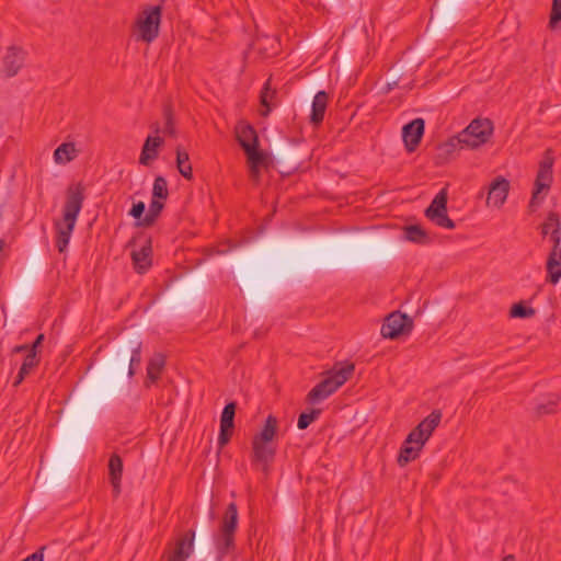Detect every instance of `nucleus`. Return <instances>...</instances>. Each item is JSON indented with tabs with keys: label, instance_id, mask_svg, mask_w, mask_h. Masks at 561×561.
Returning a JSON list of instances; mask_svg holds the SVG:
<instances>
[{
	"label": "nucleus",
	"instance_id": "nucleus-14",
	"mask_svg": "<svg viewBox=\"0 0 561 561\" xmlns=\"http://www.w3.org/2000/svg\"><path fill=\"white\" fill-rule=\"evenodd\" d=\"M237 403L229 402L225 405L220 416V431L218 436L219 447L226 446L233 434L234 428V415H236Z\"/></svg>",
	"mask_w": 561,
	"mask_h": 561
},
{
	"label": "nucleus",
	"instance_id": "nucleus-51",
	"mask_svg": "<svg viewBox=\"0 0 561 561\" xmlns=\"http://www.w3.org/2000/svg\"><path fill=\"white\" fill-rule=\"evenodd\" d=\"M502 561H515V557L513 554H507L503 558Z\"/></svg>",
	"mask_w": 561,
	"mask_h": 561
},
{
	"label": "nucleus",
	"instance_id": "nucleus-12",
	"mask_svg": "<svg viewBox=\"0 0 561 561\" xmlns=\"http://www.w3.org/2000/svg\"><path fill=\"white\" fill-rule=\"evenodd\" d=\"M412 329V318L400 311H394L386 317L380 333L386 339L394 340L400 335L410 333Z\"/></svg>",
	"mask_w": 561,
	"mask_h": 561
},
{
	"label": "nucleus",
	"instance_id": "nucleus-38",
	"mask_svg": "<svg viewBox=\"0 0 561 561\" xmlns=\"http://www.w3.org/2000/svg\"><path fill=\"white\" fill-rule=\"evenodd\" d=\"M38 360L36 358L35 352H28L20 367V377L25 378L30 371L37 365Z\"/></svg>",
	"mask_w": 561,
	"mask_h": 561
},
{
	"label": "nucleus",
	"instance_id": "nucleus-34",
	"mask_svg": "<svg viewBox=\"0 0 561 561\" xmlns=\"http://www.w3.org/2000/svg\"><path fill=\"white\" fill-rule=\"evenodd\" d=\"M558 402H559V396L550 394L545 402H540L537 404V407L535 409L536 414L541 416V415L554 413Z\"/></svg>",
	"mask_w": 561,
	"mask_h": 561
},
{
	"label": "nucleus",
	"instance_id": "nucleus-46",
	"mask_svg": "<svg viewBox=\"0 0 561 561\" xmlns=\"http://www.w3.org/2000/svg\"><path fill=\"white\" fill-rule=\"evenodd\" d=\"M260 168L261 167H255L254 169H249V172H250V178L254 181H259L260 179Z\"/></svg>",
	"mask_w": 561,
	"mask_h": 561
},
{
	"label": "nucleus",
	"instance_id": "nucleus-23",
	"mask_svg": "<svg viewBox=\"0 0 561 561\" xmlns=\"http://www.w3.org/2000/svg\"><path fill=\"white\" fill-rule=\"evenodd\" d=\"M329 101V94L325 91H319L312 101L310 122L319 125L323 122Z\"/></svg>",
	"mask_w": 561,
	"mask_h": 561
},
{
	"label": "nucleus",
	"instance_id": "nucleus-48",
	"mask_svg": "<svg viewBox=\"0 0 561 561\" xmlns=\"http://www.w3.org/2000/svg\"><path fill=\"white\" fill-rule=\"evenodd\" d=\"M31 348L28 347V345L24 344V345H18L13 348V353H22V352H30Z\"/></svg>",
	"mask_w": 561,
	"mask_h": 561
},
{
	"label": "nucleus",
	"instance_id": "nucleus-28",
	"mask_svg": "<svg viewBox=\"0 0 561 561\" xmlns=\"http://www.w3.org/2000/svg\"><path fill=\"white\" fill-rule=\"evenodd\" d=\"M78 150L73 142H64L54 151V160L57 164H66L77 157Z\"/></svg>",
	"mask_w": 561,
	"mask_h": 561
},
{
	"label": "nucleus",
	"instance_id": "nucleus-40",
	"mask_svg": "<svg viewBox=\"0 0 561 561\" xmlns=\"http://www.w3.org/2000/svg\"><path fill=\"white\" fill-rule=\"evenodd\" d=\"M561 21V2H552V10L549 20V27L556 30Z\"/></svg>",
	"mask_w": 561,
	"mask_h": 561
},
{
	"label": "nucleus",
	"instance_id": "nucleus-26",
	"mask_svg": "<svg viewBox=\"0 0 561 561\" xmlns=\"http://www.w3.org/2000/svg\"><path fill=\"white\" fill-rule=\"evenodd\" d=\"M165 359L164 356L160 353L154 354L148 363L147 366V381L146 386L149 387L150 383H154L159 378L164 368Z\"/></svg>",
	"mask_w": 561,
	"mask_h": 561
},
{
	"label": "nucleus",
	"instance_id": "nucleus-36",
	"mask_svg": "<svg viewBox=\"0 0 561 561\" xmlns=\"http://www.w3.org/2000/svg\"><path fill=\"white\" fill-rule=\"evenodd\" d=\"M536 310L531 307H527L523 301L514 304L510 310V316L512 318H530L535 316Z\"/></svg>",
	"mask_w": 561,
	"mask_h": 561
},
{
	"label": "nucleus",
	"instance_id": "nucleus-20",
	"mask_svg": "<svg viewBox=\"0 0 561 561\" xmlns=\"http://www.w3.org/2000/svg\"><path fill=\"white\" fill-rule=\"evenodd\" d=\"M546 270V280L556 285L561 278V243L560 245L552 244V249L547 259Z\"/></svg>",
	"mask_w": 561,
	"mask_h": 561
},
{
	"label": "nucleus",
	"instance_id": "nucleus-17",
	"mask_svg": "<svg viewBox=\"0 0 561 561\" xmlns=\"http://www.w3.org/2000/svg\"><path fill=\"white\" fill-rule=\"evenodd\" d=\"M131 260L135 271L138 274H145L152 264L151 239L147 238L139 250L131 252Z\"/></svg>",
	"mask_w": 561,
	"mask_h": 561
},
{
	"label": "nucleus",
	"instance_id": "nucleus-10",
	"mask_svg": "<svg viewBox=\"0 0 561 561\" xmlns=\"http://www.w3.org/2000/svg\"><path fill=\"white\" fill-rule=\"evenodd\" d=\"M448 192L447 187L442 188L433 198L430 206L425 209L424 214L427 219L436 226L454 229L455 222L447 215Z\"/></svg>",
	"mask_w": 561,
	"mask_h": 561
},
{
	"label": "nucleus",
	"instance_id": "nucleus-30",
	"mask_svg": "<svg viewBox=\"0 0 561 561\" xmlns=\"http://www.w3.org/2000/svg\"><path fill=\"white\" fill-rule=\"evenodd\" d=\"M164 205L160 199L152 198L149 205V210L145 215L142 222H136L138 227H151L160 216Z\"/></svg>",
	"mask_w": 561,
	"mask_h": 561
},
{
	"label": "nucleus",
	"instance_id": "nucleus-18",
	"mask_svg": "<svg viewBox=\"0 0 561 561\" xmlns=\"http://www.w3.org/2000/svg\"><path fill=\"white\" fill-rule=\"evenodd\" d=\"M454 2H434L431 8L430 22L434 24L435 28L448 25L455 12Z\"/></svg>",
	"mask_w": 561,
	"mask_h": 561
},
{
	"label": "nucleus",
	"instance_id": "nucleus-16",
	"mask_svg": "<svg viewBox=\"0 0 561 561\" xmlns=\"http://www.w3.org/2000/svg\"><path fill=\"white\" fill-rule=\"evenodd\" d=\"M25 60V51L16 46H10L3 57V72L11 78L18 75Z\"/></svg>",
	"mask_w": 561,
	"mask_h": 561
},
{
	"label": "nucleus",
	"instance_id": "nucleus-21",
	"mask_svg": "<svg viewBox=\"0 0 561 561\" xmlns=\"http://www.w3.org/2000/svg\"><path fill=\"white\" fill-rule=\"evenodd\" d=\"M541 234L548 237L549 241L554 245L561 243V221L560 216L550 211L546 220L541 224Z\"/></svg>",
	"mask_w": 561,
	"mask_h": 561
},
{
	"label": "nucleus",
	"instance_id": "nucleus-42",
	"mask_svg": "<svg viewBox=\"0 0 561 561\" xmlns=\"http://www.w3.org/2000/svg\"><path fill=\"white\" fill-rule=\"evenodd\" d=\"M312 423L309 414L307 412H302L297 422V426L299 430H306Z\"/></svg>",
	"mask_w": 561,
	"mask_h": 561
},
{
	"label": "nucleus",
	"instance_id": "nucleus-41",
	"mask_svg": "<svg viewBox=\"0 0 561 561\" xmlns=\"http://www.w3.org/2000/svg\"><path fill=\"white\" fill-rule=\"evenodd\" d=\"M145 210L146 205L144 202L140 201L133 205L131 209L129 210V215L134 217L137 220V222H142V219L145 217Z\"/></svg>",
	"mask_w": 561,
	"mask_h": 561
},
{
	"label": "nucleus",
	"instance_id": "nucleus-52",
	"mask_svg": "<svg viewBox=\"0 0 561 561\" xmlns=\"http://www.w3.org/2000/svg\"><path fill=\"white\" fill-rule=\"evenodd\" d=\"M4 245H5L4 240H0V251L4 248Z\"/></svg>",
	"mask_w": 561,
	"mask_h": 561
},
{
	"label": "nucleus",
	"instance_id": "nucleus-22",
	"mask_svg": "<svg viewBox=\"0 0 561 561\" xmlns=\"http://www.w3.org/2000/svg\"><path fill=\"white\" fill-rule=\"evenodd\" d=\"M236 137L244 152L253 147H259V137L256 130L250 124H238L236 127Z\"/></svg>",
	"mask_w": 561,
	"mask_h": 561
},
{
	"label": "nucleus",
	"instance_id": "nucleus-43",
	"mask_svg": "<svg viewBox=\"0 0 561 561\" xmlns=\"http://www.w3.org/2000/svg\"><path fill=\"white\" fill-rule=\"evenodd\" d=\"M44 548H41L36 552L32 553L31 556L26 557L22 561H44V554H43Z\"/></svg>",
	"mask_w": 561,
	"mask_h": 561
},
{
	"label": "nucleus",
	"instance_id": "nucleus-6",
	"mask_svg": "<svg viewBox=\"0 0 561 561\" xmlns=\"http://www.w3.org/2000/svg\"><path fill=\"white\" fill-rule=\"evenodd\" d=\"M162 19L161 5H145L138 13L134 22V35L137 41L152 43L160 33Z\"/></svg>",
	"mask_w": 561,
	"mask_h": 561
},
{
	"label": "nucleus",
	"instance_id": "nucleus-2",
	"mask_svg": "<svg viewBox=\"0 0 561 561\" xmlns=\"http://www.w3.org/2000/svg\"><path fill=\"white\" fill-rule=\"evenodd\" d=\"M84 438V430L75 420H67L61 426L58 446L48 470L54 480L66 476L78 458Z\"/></svg>",
	"mask_w": 561,
	"mask_h": 561
},
{
	"label": "nucleus",
	"instance_id": "nucleus-13",
	"mask_svg": "<svg viewBox=\"0 0 561 561\" xmlns=\"http://www.w3.org/2000/svg\"><path fill=\"white\" fill-rule=\"evenodd\" d=\"M195 530L190 529L170 545L167 561H186L194 551Z\"/></svg>",
	"mask_w": 561,
	"mask_h": 561
},
{
	"label": "nucleus",
	"instance_id": "nucleus-39",
	"mask_svg": "<svg viewBox=\"0 0 561 561\" xmlns=\"http://www.w3.org/2000/svg\"><path fill=\"white\" fill-rule=\"evenodd\" d=\"M163 116H164V128L163 133L174 136L175 135V127H174V121L173 115L170 106H165L163 110Z\"/></svg>",
	"mask_w": 561,
	"mask_h": 561
},
{
	"label": "nucleus",
	"instance_id": "nucleus-24",
	"mask_svg": "<svg viewBox=\"0 0 561 561\" xmlns=\"http://www.w3.org/2000/svg\"><path fill=\"white\" fill-rule=\"evenodd\" d=\"M108 476L115 495L121 492V481L123 476V460L119 455L113 454L108 460Z\"/></svg>",
	"mask_w": 561,
	"mask_h": 561
},
{
	"label": "nucleus",
	"instance_id": "nucleus-33",
	"mask_svg": "<svg viewBox=\"0 0 561 561\" xmlns=\"http://www.w3.org/2000/svg\"><path fill=\"white\" fill-rule=\"evenodd\" d=\"M275 95V91L271 90V79H268L260 93V102L264 110L261 111L262 116H267L272 111L270 100Z\"/></svg>",
	"mask_w": 561,
	"mask_h": 561
},
{
	"label": "nucleus",
	"instance_id": "nucleus-9",
	"mask_svg": "<svg viewBox=\"0 0 561 561\" xmlns=\"http://www.w3.org/2000/svg\"><path fill=\"white\" fill-rule=\"evenodd\" d=\"M553 159L546 157L539 164V170L535 180L533 195L528 205L531 213L536 211L545 198L547 191L552 183Z\"/></svg>",
	"mask_w": 561,
	"mask_h": 561
},
{
	"label": "nucleus",
	"instance_id": "nucleus-25",
	"mask_svg": "<svg viewBox=\"0 0 561 561\" xmlns=\"http://www.w3.org/2000/svg\"><path fill=\"white\" fill-rule=\"evenodd\" d=\"M163 139L161 137L148 136L141 149L139 163L149 165L150 161L157 159L158 148L162 146Z\"/></svg>",
	"mask_w": 561,
	"mask_h": 561
},
{
	"label": "nucleus",
	"instance_id": "nucleus-7",
	"mask_svg": "<svg viewBox=\"0 0 561 561\" xmlns=\"http://www.w3.org/2000/svg\"><path fill=\"white\" fill-rule=\"evenodd\" d=\"M238 527V508L236 503H230L221 518L220 529L214 536L215 547L219 558L225 557L236 547L234 535Z\"/></svg>",
	"mask_w": 561,
	"mask_h": 561
},
{
	"label": "nucleus",
	"instance_id": "nucleus-37",
	"mask_svg": "<svg viewBox=\"0 0 561 561\" xmlns=\"http://www.w3.org/2000/svg\"><path fill=\"white\" fill-rule=\"evenodd\" d=\"M466 148L463 144V138L461 137V131L449 138L446 142L440 146V149L444 150L447 154H453L456 150Z\"/></svg>",
	"mask_w": 561,
	"mask_h": 561
},
{
	"label": "nucleus",
	"instance_id": "nucleus-15",
	"mask_svg": "<svg viewBox=\"0 0 561 561\" xmlns=\"http://www.w3.org/2000/svg\"><path fill=\"white\" fill-rule=\"evenodd\" d=\"M425 122L423 118H415L402 128V138L409 152H413L420 145L424 135Z\"/></svg>",
	"mask_w": 561,
	"mask_h": 561
},
{
	"label": "nucleus",
	"instance_id": "nucleus-5",
	"mask_svg": "<svg viewBox=\"0 0 561 561\" xmlns=\"http://www.w3.org/2000/svg\"><path fill=\"white\" fill-rule=\"evenodd\" d=\"M354 369L353 363H345L341 366L335 365L327 373V377L309 391L307 401L316 404L330 397L351 378Z\"/></svg>",
	"mask_w": 561,
	"mask_h": 561
},
{
	"label": "nucleus",
	"instance_id": "nucleus-35",
	"mask_svg": "<svg viewBox=\"0 0 561 561\" xmlns=\"http://www.w3.org/2000/svg\"><path fill=\"white\" fill-rule=\"evenodd\" d=\"M169 195L167 180L159 175L154 179L152 187V198L154 199H167Z\"/></svg>",
	"mask_w": 561,
	"mask_h": 561
},
{
	"label": "nucleus",
	"instance_id": "nucleus-8",
	"mask_svg": "<svg viewBox=\"0 0 561 561\" xmlns=\"http://www.w3.org/2000/svg\"><path fill=\"white\" fill-rule=\"evenodd\" d=\"M494 130L493 122L489 118H474L461 131L463 144L468 149H477L486 144Z\"/></svg>",
	"mask_w": 561,
	"mask_h": 561
},
{
	"label": "nucleus",
	"instance_id": "nucleus-49",
	"mask_svg": "<svg viewBox=\"0 0 561 561\" xmlns=\"http://www.w3.org/2000/svg\"><path fill=\"white\" fill-rule=\"evenodd\" d=\"M396 87H399V82H398V80H392L391 82L387 83V91H390Z\"/></svg>",
	"mask_w": 561,
	"mask_h": 561
},
{
	"label": "nucleus",
	"instance_id": "nucleus-44",
	"mask_svg": "<svg viewBox=\"0 0 561 561\" xmlns=\"http://www.w3.org/2000/svg\"><path fill=\"white\" fill-rule=\"evenodd\" d=\"M199 536H202V531L199 530ZM207 550V543L206 540H203L202 537H199L198 543H197V551L199 554H204Z\"/></svg>",
	"mask_w": 561,
	"mask_h": 561
},
{
	"label": "nucleus",
	"instance_id": "nucleus-47",
	"mask_svg": "<svg viewBox=\"0 0 561 561\" xmlns=\"http://www.w3.org/2000/svg\"><path fill=\"white\" fill-rule=\"evenodd\" d=\"M311 419V421H316L320 414H321V410L320 409H312L310 412H307Z\"/></svg>",
	"mask_w": 561,
	"mask_h": 561
},
{
	"label": "nucleus",
	"instance_id": "nucleus-4",
	"mask_svg": "<svg viewBox=\"0 0 561 561\" xmlns=\"http://www.w3.org/2000/svg\"><path fill=\"white\" fill-rule=\"evenodd\" d=\"M278 432V420L270 414L261 431L252 438V463L257 466L264 473H267L271 463L276 455V445L274 443Z\"/></svg>",
	"mask_w": 561,
	"mask_h": 561
},
{
	"label": "nucleus",
	"instance_id": "nucleus-1",
	"mask_svg": "<svg viewBox=\"0 0 561 561\" xmlns=\"http://www.w3.org/2000/svg\"><path fill=\"white\" fill-rule=\"evenodd\" d=\"M141 363V341L125 340L100 365L89 381L85 393L92 404H101L113 398L123 385L135 375Z\"/></svg>",
	"mask_w": 561,
	"mask_h": 561
},
{
	"label": "nucleus",
	"instance_id": "nucleus-11",
	"mask_svg": "<svg viewBox=\"0 0 561 561\" xmlns=\"http://www.w3.org/2000/svg\"><path fill=\"white\" fill-rule=\"evenodd\" d=\"M442 420L440 410H433L423 421H421L407 436L405 443L414 444L423 449L425 443L430 439L435 428Z\"/></svg>",
	"mask_w": 561,
	"mask_h": 561
},
{
	"label": "nucleus",
	"instance_id": "nucleus-3",
	"mask_svg": "<svg viewBox=\"0 0 561 561\" xmlns=\"http://www.w3.org/2000/svg\"><path fill=\"white\" fill-rule=\"evenodd\" d=\"M83 201L84 195L81 184L68 186L66 192V202L62 209V219L55 222L56 248L60 253H64L67 250L78 216L81 211Z\"/></svg>",
	"mask_w": 561,
	"mask_h": 561
},
{
	"label": "nucleus",
	"instance_id": "nucleus-32",
	"mask_svg": "<svg viewBox=\"0 0 561 561\" xmlns=\"http://www.w3.org/2000/svg\"><path fill=\"white\" fill-rule=\"evenodd\" d=\"M248 157L249 169H254L255 167H264L267 164V154L261 150L259 147H253L250 150L245 151Z\"/></svg>",
	"mask_w": 561,
	"mask_h": 561
},
{
	"label": "nucleus",
	"instance_id": "nucleus-29",
	"mask_svg": "<svg viewBox=\"0 0 561 561\" xmlns=\"http://www.w3.org/2000/svg\"><path fill=\"white\" fill-rule=\"evenodd\" d=\"M421 450L422 448H420V446L408 444L404 440L397 459L398 465L400 467L407 466L409 462L415 460L420 456Z\"/></svg>",
	"mask_w": 561,
	"mask_h": 561
},
{
	"label": "nucleus",
	"instance_id": "nucleus-27",
	"mask_svg": "<svg viewBox=\"0 0 561 561\" xmlns=\"http://www.w3.org/2000/svg\"><path fill=\"white\" fill-rule=\"evenodd\" d=\"M404 238L417 244H427L431 238L425 229L420 225H409L403 228Z\"/></svg>",
	"mask_w": 561,
	"mask_h": 561
},
{
	"label": "nucleus",
	"instance_id": "nucleus-50",
	"mask_svg": "<svg viewBox=\"0 0 561 561\" xmlns=\"http://www.w3.org/2000/svg\"><path fill=\"white\" fill-rule=\"evenodd\" d=\"M23 380H24V378L20 377V373H18V376L15 377L13 386H15V387L19 386Z\"/></svg>",
	"mask_w": 561,
	"mask_h": 561
},
{
	"label": "nucleus",
	"instance_id": "nucleus-45",
	"mask_svg": "<svg viewBox=\"0 0 561 561\" xmlns=\"http://www.w3.org/2000/svg\"><path fill=\"white\" fill-rule=\"evenodd\" d=\"M43 340H44V334L37 335V337L35 339V341L32 344V347H31L30 352H35L36 353V348L42 344Z\"/></svg>",
	"mask_w": 561,
	"mask_h": 561
},
{
	"label": "nucleus",
	"instance_id": "nucleus-31",
	"mask_svg": "<svg viewBox=\"0 0 561 561\" xmlns=\"http://www.w3.org/2000/svg\"><path fill=\"white\" fill-rule=\"evenodd\" d=\"M176 167L183 178L186 180L193 179V170L188 153L182 150L180 147L176 148Z\"/></svg>",
	"mask_w": 561,
	"mask_h": 561
},
{
	"label": "nucleus",
	"instance_id": "nucleus-19",
	"mask_svg": "<svg viewBox=\"0 0 561 561\" xmlns=\"http://www.w3.org/2000/svg\"><path fill=\"white\" fill-rule=\"evenodd\" d=\"M508 191L510 182L503 176H497L490 185L488 204L501 207L507 198Z\"/></svg>",
	"mask_w": 561,
	"mask_h": 561
}]
</instances>
